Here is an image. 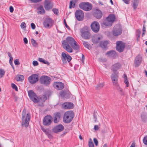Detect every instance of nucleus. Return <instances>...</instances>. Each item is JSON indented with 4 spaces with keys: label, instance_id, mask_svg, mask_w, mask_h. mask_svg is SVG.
<instances>
[{
    "label": "nucleus",
    "instance_id": "33",
    "mask_svg": "<svg viewBox=\"0 0 147 147\" xmlns=\"http://www.w3.org/2000/svg\"><path fill=\"white\" fill-rule=\"evenodd\" d=\"M45 133L48 136L49 138L50 139H52L53 138V136L51 135V131L49 129H48Z\"/></svg>",
    "mask_w": 147,
    "mask_h": 147
},
{
    "label": "nucleus",
    "instance_id": "63",
    "mask_svg": "<svg viewBox=\"0 0 147 147\" xmlns=\"http://www.w3.org/2000/svg\"><path fill=\"white\" fill-rule=\"evenodd\" d=\"M94 129L95 130H97L98 129V127L97 125H95L94 127Z\"/></svg>",
    "mask_w": 147,
    "mask_h": 147
},
{
    "label": "nucleus",
    "instance_id": "41",
    "mask_svg": "<svg viewBox=\"0 0 147 147\" xmlns=\"http://www.w3.org/2000/svg\"><path fill=\"white\" fill-rule=\"evenodd\" d=\"M5 71L3 69H0V78H2L5 74Z\"/></svg>",
    "mask_w": 147,
    "mask_h": 147
},
{
    "label": "nucleus",
    "instance_id": "62",
    "mask_svg": "<svg viewBox=\"0 0 147 147\" xmlns=\"http://www.w3.org/2000/svg\"><path fill=\"white\" fill-rule=\"evenodd\" d=\"M124 3L126 4H128L129 2V0H123Z\"/></svg>",
    "mask_w": 147,
    "mask_h": 147
},
{
    "label": "nucleus",
    "instance_id": "61",
    "mask_svg": "<svg viewBox=\"0 0 147 147\" xmlns=\"http://www.w3.org/2000/svg\"><path fill=\"white\" fill-rule=\"evenodd\" d=\"M41 129L45 133L48 129H46L42 127H41Z\"/></svg>",
    "mask_w": 147,
    "mask_h": 147
},
{
    "label": "nucleus",
    "instance_id": "64",
    "mask_svg": "<svg viewBox=\"0 0 147 147\" xmlns=\"http://www.w3.org/2000/svg\"><path fill=\"white\" fill-rule=\"evenodd\" d=\"M24 43L26 44H27L28 43V40L26 38H24Z\"/></svg>",
    "mask_w": 147,
    "mask_h": 147
},
{
    "label": "nucleus",
    "instance_id": "52",
    "mask_svg": "<svg viewBox=\"0 0 147 147\" xmlns=\"http://www.w3.org/2000/svg\"><path fill=\"white\" fill-rule=\"evenodd\" d=\"M60 120V119H58V118H55L54 117V119H53L54 122L55 123H58L59 121Z\"/></svg>",
    "mask_w": 147,
    "mask_h": 147
},
{
    "label": "nucleus",
    "instance_id": "19",
    "mask_svg": "<svg viewBox=\"0 0 147 147\" xmlns=\"http://www.w3.org/2000/svg\"><path fill=\"white\" fill-rule=\"evenodd\" d=\"M142 60V56L140 55H138L135 58L134 60L135 66L136 67L138 66L141 63Z\"/></svg>",
    "mask_w": 147,
    "mask_h": 147
},
{
    "label": "nucleus",
    "instance_id": "10",
    "mask_svg": "<svg viewBox=\"0 0 147 147\" xmlns=\"http://www.w3.org/2000/svg\"><path fill=\"white\" fill-rule=\"evenodd\" d=\"M91 28L92 30L95 33L98 32L100 29V25L99 23L96 21H94L91 24Z\"/></svg>",
    "mask_w": 147,
    "mask_h": 147
},
{
    "label": "nucleus",
    "instance_id": "43",
    "mask_svg": "<svg viewBox=\"0 0 147 147\" xmlns=\"http://www.w3.org/2000/svg\"><path fill=\"white\" fill-rule=\"evenodd\" d=\"M75 5V3H73V2L72 1H71L70 2L69 8L71 9L72 7H74Z\"/></svg>",
    "mask_w": 147,
    "mask_h": 147
},
{
    "label": "nucleus",
    "instance_id": "21",
    "mask_svg": "<svg viewBox=\"0 0 147 147\" xmlns=\"http://www.w3.org/2000/svg\"><path fill=\"white\" fill-rule=\"evenodd\" d=\"M121 67V65L119 63H117L112 66V70L113 71L114 73H117L118 72H117V70L119 69Z\"/></svg>",
    "mask_w": 147,
    "mask_h": 147
},
{
    "label": "nucleus",
    "instance_id": "25",
    "mask_svg": "<svg viewBox=\"0 0 147 147\" xmlns=\"http://www.w3.org/2000/svg\"><path fill=\"white\" fill-rule=\"evenodd\" d=\"M139 1V0H133L132 1V6L134 10H136L137 8Z\"/></svg>",
    "mask_w": 147,
    "mask_h": 147
},
{
    "label": "nucleus",
    "instance_id": "42",
    "mask_svg": "<svg viewBox=\"0 0 147 147\" xmlns=\"http://www.w3.org/2000/svg\"><path fill=\"white\" fill-rule=\"evenodd\" d=\"M143 143L145 145H147V136H145L143 140Z\"/></svg>",
    "mask_w": 147,
    "mask_h": 147
},
{
    "label": "nucleus",
    "instance_id": "13",
    "mask_svg": "<svg viewBox=\"0 0 147 147\" xmlns=\"http://www.w3.org/2000/svg\"><path fill=\"white\" fill-rule=\"evenodd\" d=\"M38 75L36 74L32 75L28 78V81L31 84H34L36 83L39 80Z\"/></svg>",
    "mask_w": 147,
    "mask_h": 147
},
{
    "label": "nucleus",
    "instance_id": "36",
    "mask_svg": "<svg viewBox=\"0 0 147 147\" xmlns=\"http://www.w3.org/2000/svg\"><path fill=\"white\" fill-rule=\"evenodd\" d=\"M124 82L125 84H126L127 87H128L129 86V82H128L127 76L126 74H124Z\"/></svg>",
    "mask_w": 147,
    "mask_h": 147
},
{
    "label": "nucleus",
    "instance_id": "46",
    "mask_svg": "<svg viewBox=\"0 0 147 147\" xmlns=\"http://www.w3.org/2000/svg\"><path fill=\"white\" fill-rule=\"evenodd\" d=\"M137 40H138L139 39L141 35V31L140 30H137Z\"/></svg>",
    "mask_w": 147,
    "mask_h": 147
},
{
    "label": "nucleus",
    "instance_id": "23",
    "mask_svg": "<svg viewBox=\"0 0 147 147\" xmlns=\"http://www.w3.org/2000/svg\"><path fill=\"white\" fill-rule=\"evenodd\" d=\"M94 16L96 18L100 19L102 16V13L101 11L98 9H96L93 14Z\"/></svg>",
    "mask_w": 147,
    "mask_h": 147
},
{
    "label": "nucleus",
    "instance_id": "12",
    "mask_svg": "<svg viewBox=\"0 0 147 147\" xmlns=\"http://www.w3.org/2000/svg\"><path fill=\"white\" fill-rule=\"evenodd\" d=\"M53 118L50 115H47L45 117L43 120V124L45 126H49L51 123Z\"/></svg>",
    "mask_w": 147,
    "mask_h": 147
},
{
    "label": "nucleus",
    "instance_id": "40",
    "mask_svg": "<svg viewBox=\"0 0 147 147\" xmlns=\"http://www.w3.org/2000/svg\"><path fill=\"white\" fill-rule=\"evenodd\" d=\"M54 117L60 119L61 117L60 113H56L54 114Z\"/></svg>",
    "mask_w": 147,
    "mask_h": 147
},
{
    "label": "nucleus",
    "instance_id": "37",
    "mask_svg": "<svg viewBox=\"0 0 147 147\" xmlns=\"http://www.w3.org/2000/svg\"><path fill=\"white\" fill-rule=\"evenodd\" d=\"M32 44L33 46L36 47L38 45V43L36 42L35 40L33 38H32L31 40Z\"/></svg>",
    "mask_w": 147,
    "mask_h": 147
},
{
    "label": "nucleus",
    "instance_id": "5",
    "mask_svg": "<svg viewBox=\"0 0 147 147\" xmlns=\"http://www.w3.org/2000/svg\"><path fill=\"white\" fill-rule=\"evenodd\" d=\"M28 94L30 99L34 103H37L39 101V99L32 90H31L29 91Z\"/></svg>",
    "mask_w": 147,
    "mask_h": 147
},
{
    "label": "nucleus",
    "instance_id": "20",
    "mask_svg": "<svg viewBox=\"0 0 147 147\" xmlns=\"http://www.w3.org/2000/svg\"><path fill=\"white\" fill-rule=\"evenodd\" d=\"M74 107V104L71 102H65L62 104V108L63 109H71Z\"/></svg>",
    "mask_w": 147,
    "mask_h": 147
},
{
    "label": "nucleus",
    "instance_id": "32",
    "mask_svg": "<svg viewBox=\"0 0 147 147\" xmlns=\"http://www.w3.org/2000/svg\"><path fill=\"white\" fill-rule=\"evenodd\" d=\"M45 10H44L43 7L42 6H40L38 9V13H39L40 14H42L45 13Z\"/></svg>",
    "mask_w": 147,
    "mask_h": 147
},
{
    "label": "nucleus",
    "instance_id": "44",
    "mask_svg": "<svg viewBox=\"0 0 147 147\" xmlns=\"http://www.w3.org/2000/svg\"><path fill=\"white\" fill-rule=\"evenodd\" d=\"M11 86L13 89H15L16 91H18V89L16 85L12 83L11 84Z\"/></svg>",
    "mask_w": 147,
    "mask_h": 147
},
{
    "label": "nucleus",
    "instance_id": "14",
    "mask_svg": "<svg viewBox=\"0 0 147 147\" xmlns=\"http://www.w3.org/2000/svg\"><path fill=\"white\" fill-rule=\"evenodd\" d=\"M116 49L117 51L120 52L123 51L125 47L124 44L121 41H118L116 42Z\"/></svg>",
    "mask_w": 147,
    "mask_h": 147
},
{
    "label": "nucleus",
    "instance_id": "4",
    "mask_svg": "<svg viewBox=\"0 0 147 147\" xmlns=\"http://www.w3.org/2000/svg\"><path fill=\"white\" fill-rule=\"evenodd\" d=\"M81 36L85 39H88L90 37L91 34L88 31V28L85 27L80 30Z\"/></svg>",
    "mask_w": 147,
    "mask_h": 147
},
{
    "label": "nucleus",
    "instance_id": "48",
    "mask_svg": "<svg viewBox=\"0 0 147 147\" xmlns=\"http://www.w3.org/2000/svg\"><path fill=\"white\" fill-rule=\"evenodd\" d=\"M93 141L96 146H97L98 144V141L97 139L95 138L93 139Z\"/></svg>",
    "mask_w": 147,
    "mask_h": 147
},
{
    "label": "nucleus",
    "instance_id": "27",
    "mask_svg": "<svg viewBox=\"0 0 147 147\" xmlns=\"http://www.w3.org/2000/svg\"><path fill=\"white\" fill-rule=\"evenodd\" d=\"M115 16L113 14L110 15L106 18V19L110 21L112 23L115 21Z\"/></svg>",
    "mask_w": 147,
    "mask_h": 147
},
{
    "label": "nucleus",
    "instance_id": "45",
    "mask_svg": "<svg viewBox=\"0 0 147 147\" xmlns=\"http://www.w3.org/2000/svg\"><path fill=\"white\" fill-rule=\"evenodd\" d=\"M83 44L84 46L85 47L89 49V45L88 44V43L87 42L83 41Z\"/></svg>",
    "mask_w": 147,
    "mask_h": 147
},
{
    "label": "nucleus",
    "instance_id": "18",
    "mask_svg": "<svg viewBox=\"0 0 147 147\" xmlns=\"http://www.w3.org/2000/svg\"><path fill=\"white\" fill-rule=\"evenodd\" d=\"M64 129V126L61 124H59L54 127L52 129V131L55 133H57L62 131Z\"/></svg>",
    "mask_w": 147,
    "mask_h": 147
},
{
    "label": "nucleus",
    "instance_id": "34",
    "mask_svg": "<svg viewBox=\"0 0 147 147\" xmlns=\"http://www.w3.org/2000/svg\"><path fill=\"white\" fill-rule=\"evenodd\" d=\"M141 118L142 121L145 122L147 120V118L146 117V115L144 113H143L141 115Z\"/></svg>",
    "mask_w": 147,
    "mask_h": 147
},
{
    "label": "nucleus",
    "instance_id": "56",
    "mask_svg": "<svg viewBox=\"0 0 147 147\" xmlns=\"http://www.w3.org/2000/svg\"><path fill=\"white\" fill-rule=\"evenodd\" d=\"M32 63L34 66H36L38 65V62L36 61H33Z\"/></svg>",
    "mask_w": 147,
    "mask_h": 147
},
{
    "label": "nucleus",
    "instance_id": "26",
    "mask_svg": "<svg viewBox=\"0 0 147 147\" xmlns=\"http://www.w3.org/2000/svg\"><path fill=\"white\" fill-rule=\"evenodd\" d=\"M108 42L107 41H102L100 44V46L103 49L107 47Z\"/></svg>",
    "mask_w": 147,
    "mask_h": 147
},
{
    "label": "nucleus",
    "instance_id": "59",
    "mask_svg": "<svg viewBox=\"0 0 147 147\" xmlns=\"http://www.w3.org/2000/svg\"><path fill=\"white\" fill-rule=\"evenodd\" d=\"M13 60V58L12 57H11L10 58H9V63L12 66L13 65L12 61Z\"/></svg>",
    "mask_w": 147,
    "mask_h": 147
},
{
    "label": "nucleus",
    "instance_id": "35",
    "mask_svg": "<svg viewBox=\"0 0 147 147\" xmlns=\"http://www.w3.org/2000/svg\"><path fill=\"white\" fill-rule=\"evenodd\" d=\"M38 61L41 62H42L45 64H49V63L47 61L45 60L42 58H39Z\"/></svg>",
    "mask_w": 147,
    "mask_h": 147
},
{
    "label": "nucleus",
    "instance_id": "31",
    "mask_svg": "<svg viewBox=\"0 0 147 147\" xmlns=\"http://www.w3.org/2000/svg\"><path fill=\"white\" fill-rule=\"evenodd\" d=\"M116 86L117 89L119 93L121 95H124V92L123 89L118 85H117Z\"/></svg>",
    "mask_w": 147,
    "mask_h": 147
},
{
    "label": "nucleus",
    "instance_id": "8",
    "mask_svg": "<svg viewBox=\"0 0 147 147\" xmlns=\"http://www.w3.org/2000/svg\"><path fill=\"white\" fill-rule=\"evenodd\" d=\"M84 13L82 10L79 9L76 11L75 16L78 20L82 21L84 19Z\"/></svg>",
    "mask_w": 147,
    "mask_h": 147
},
{
    "label": "nucleus",
    "instance_id": "24",
    "mask_svg": "<svg viewBox=\"0 0 147 147\" xmlns=\"http://www.w3.org/2000/svg\"><path fill=\"white\" fill-rule=\"evenodd\" d=\"M102 38V36L100 35H98L95 36L94 38L92 39V41L94 43H98L99 41Z\"/></svg>",
    "mask_w": 147,
    "mask_h": 147
},
{
    "label": "nucleus",
    "instance_id": "57",
    "mask_svg": "<svg viewBox=\"0 0 147 147\" xmlns=\"http://www.w3.org/2000/svg\"><path fill=\"white\" fill-rule=\"evenodd\" d=\"M64 24L65 25V27H66V28L68 29H69V30H70V28H69V27L67 25L66 23V21H65V19H64Z\"/></svg>",
    "mask_w": 147,
    "mask_h": 147
},
{
    "label": "nucleus",
    "instance_id": "3",
    "mask_svg": "<svg viewBox=\"0 0 147 147\" xmlns=\"http://www.w3.org/2000/svg\"><path fill=\"white\" fill-rule=\"evenodd\" d=\"M74 116L73 112L71 111L66 112L65 113L63 117L64 121L67 123H69L71 122Z\"/></svg>",
    "mask_w": 147,
    "mask_h": 147
},
{
    "label": "nucleus",
    "instance_id": "17",
    "mask_svg": "<svg viewBox=\"0 0 147 147\" xmlns=\"http://www.w3.org/2000/svg\"><path fill=\"white\" fill-rule=\"evenodd\" d=\"M62 59L63 63H66L67 62L66 60H67L68 62H69L71 59V57L70 56L68 55H67V54L64 52L62 53Z\"/></svg>",
    "mask_w": 147,
    "mask_h": 147
},
{
    "label": "nucleus",
    "instance_id": "1",
    "mask_svg": "<svg viewBox=\"0 0 147 147\" xmlns=\"http://www.w3.org/2000/svg\"><path fill=\"white\" fill-rule=\"evenodd\" d=\"M63 48L68 52L71 53L72 49L78 51L80 47L77 43L72 37H68L65 40H63L62 43Z\"/></svg>",
    "mask_w": 147,
    "mask_h": 147
},
{
    "label": "nucleus",
    "instance_id": "55",
    "mask_svg": "<svg viewBox=\"0 0 147 147\" xmlns=\"http://www.w3.org/2000/svg\"><path fill=\"white\" fill-rule=\"evenodd\" d=\"M14 64L16 65L20 64V63L18 59H16L14 61Z\"/></svg>",
    "mask_w": 147,
    "mask_h": 147
},
{
    "label": "nucleus",
    "instance_id": "39",
    "mask_svg": "<svg viewBox=\"0 0 147 147\" xmlns=\"http://www.w3.org/2000/svg\"><path fill=\"white\" fill-rule=\"evenodd\" d=\"M89 147H94V145L91 139H90L88 141Z\"/></svg>",
    "mask_w": 147,
    "mask_h": 147
},
{
    "label": "nucleus",
    "instance_id": "53",
    "mask_svg": "<svg viewBox=\"0 0 147 147\" xmlns=\"http://www.w3.org/2000/svg\"><path fill=\"white\" fill-rule=\"evenodd\" d=\"M146 32V28L144 26V25L143 27V33L142 34V36H143V35H144L145 34V33Z\"/></svg>",
    "mask_w": 147,
    "mask_h": 147
},
{
    "label": "nucleus",
    "instance_id": "6",
    "mask_svg": "<svg viewBox=\"0 0 147 147\" xmlns=\"http://www.w3.org/2000/svg\"><path fill=\"white\" fill-rule=\"evenodd\" d=\"M79 7L86 11H89L92 8L91 4L88 3H81L79 5Z\"/></svg>",
    "mask_w": 147,
    "mask_h": 147
},
{
    "label": "nucleus",
    "instance_id": "50",
    "mask_svg": "<svg viewBox=\"0 0 147 147\" xmlns=\"http://www.w3.org/2000/svg\"><path fill=\"white\" fill-rule=\"evenodd\" d=\"M21 27L22 28H24L26 27V24L24 22H22L20 25Z\"/></svg>",
    "mask_w": 147,
    "mask_h": 147
},
{
    "label": "nucleus",
    "instance_id": "11",
    "mask_svg": "<svg viewBox=\"0 0 147 147\" xmlns=\"http://www.w3.org/2000/svg\"><path fill=\"white\" fill-rule=\"evenodd\" d=\"M51 79L49 77L46 76H42L40 77V81L42 84L47 85L49 84Z\"/></svg>",
    "mask_w": 147,
    "mask_h": 147
},
{
    "label": "nucleus",
    "instance_id": "2",
    "mask_svg": "<svg viewBox=\"0 0 147 147\" xmlns=\"http://www.w3.org/2000/svg\"><path fill=\"white\" fill-rule=\"evenodd\" d=\"M26 109H24L22 114V125L23 127L24 125L26 127H27L28 126L30 119V113H28L26 115Z\"/></svg>",
    "mask_w": 147,
    "mask_h": 147
},
{
    "label": "nucleus",
    "instance_id": "9",
    "mask_svg": "<svg viewBox=\"0 0 147 147\" xmlns=\"http://www.w3.org/2000/svg\"><path fill=\"white\" fill-rule=\"evenodd\" d=\"M53 23V21L50 18H48L44 20L43 24L45 28H49L52 26Z\"/></svg>",
    "mask_w": 147,
    "mask_h": 147
},
{
    "label": "nucleus",
    "instance_id": "58",
    "mask_svg": "<svg viewBox=\"0 0 147 147\" xmlns=\"http://www.w3.org/2000/svg\"><path fill=\"white\" fill-rule=\"evenodd\" d=\"M31 26L32 29H35L36 27L35 24L33 23H32L31 24Z\"/></svg>",
    "mask_w": 147,
    "mask_h": 147
},
{
    "label": "nucleus",
    "instance_id": "7",
    "mask_svg": "<svg viewBox=\"0 0 147 147\" xmlns=\"http://www.w3.org/2000/svg\"><path fill=\"white\" fill-rule=\"evenodd\" d=\"M122 31V29L121 26L119 25H117L113 28L112 33L114 36H117L121 34Z\"/></svg>",
    "mask_w": 147,
    "mask_h": 147
},
{
    "label": "nucleus",
    "instance_id": "38",
    "mask_svg": "<svg viewBox=\"0 0 147 147\" xmlns=\"http://www.w3.org/2000/svg\"><path fill=\"white\" fill-rule=\"evenodd\" d=\"M104 86V84L103 83H100L98 84L96 87V88L98 89H101Z\"/></svg>",
    "mask_w": 147,
    "mask_h": 147
},
{
    "label": "nucleus",
    "instance_id": "60",
    "mask_svg": "<svg viewBox=\"0 0 147 147\" xmlns=\"http://www.w3.org/2000/svg\"><path fill=\"white\" fill-rule=\"evenodd\" d=\"M9 11L10 12L12 13L13 11V8L12 6H11L9 7Z\"/></svg>",
    "mask_w": 147,
    "mask_h": 147
},
{
    "label": "nucleus",
    "instance_id": "30",
    "mask_svg": "<svg viewBox=\"0 0 147 147\" xmlns=\"http://www.w3.org/2000/svg\"><path fill=\"white\" fill-rule=\"evenodd\" d=\"M16 79L17 81H22L24 79V77L23 75H18L16 77Z\"/></svg>",
    "mask_w": 147,
    "mask_h": 147
},
{
    "label": "nucleus",
    "instance_id": "54",
    "mask_svg": "<svg viewBox=\"0 0 147 147\" xmlns=\"http://www.w3.org/2000/svg\"><path fill=\"white\" fill-rule=\"evenodd\" d=\"M42 0H30L32 3H37L40 2Z\"/></svg>",
    "mask_w": 147,
    "mask_h": 147
},
{
    "label": "nucleus",
    "instance_id": "16",
    "mask_svg": "<svg viewBox=\"0 0 147 147\" xmlns=\"http://www.w3.org/2000/svg\"><path fill=\"white\" fill-rule=\"evenodd\" d=\"M44 6L45 9L49 10L53 7V3L51 0H45L44 2Z\"/></svg>",
    "mask_w": 147,
    "mask_h": 147
},
{
    "label": "nucleus",
    "instance_id": "47",
    "mask_svg": "<svg viewBox=\"0 0 147 147\" xmlns=\"http://www.w3.org/2000/svg\"><path fill=\"white\" fill-rule=\"evenodd\" d=\"M52 11H53L55 14L57 15L58 12V9L56 8H53L52 9Z\"/></svg>",
    "mask_w": 147,
    "mask_h": 147
},
{
    "label": "nucleus",
    "instance_id": "29",
    "mask_svg": "<svg viewBox=\"0 0 147 147\" xmlns=\"http://www.w3.org/2000/svg\"><path fill=\"white\" fill-rule=\"evenodd\" d=\"M112 23L106 19L103 22V24L105 26H111L112 25Z\"/></svg>",
    "mask_w": 147,
    "mask_h": 147
},
{
    "label": "nucleus",
    "instance_id": "15",
    "mask_svg": "<svg viewBox=\"0 0 147 147\" xmlns=\"http://www.w3.org/2000/svg\"><path fill=\"white\" fill-rule=\"evenodd\" d=\"M118 73H113L112 74L111 76L112 82L114 86H117L118 85Z\"/></svg>",
    "mask_w": 147,
    "mask_h": 147
},
{
    "label": "nucleus",
    "instance_id": "49",
    "mask_svg": "<svg viewBox=\"0 0 147 147\" xmlns=\"http://www.w3.org/2000/svg\"><path fill=\"white\" fill-rule=\"evenodd\" d=\"M60 94L61 97H64L66 93L65 92L62 91L60 92Z\"/></svg>",
    "mask_w": 147,
    "mask_h": 147
},
{
    "label": "nucleus",
    "instance_id": "28",
    "mask_svg": "<svg viewBox=\"0 0 147 147\" xmlns=\"http://www.w3.org/2000/svg\"><path fill=\"white\" fill-rule=\"evenodd\" d=\"M106 55H107L109 57H113L115 56L116 53L115 51L113 50H111L108 51L106 53Z\"/></svg>",
    "mask_w": 147,
    "mask_h": 147
},
{
    "label": "nucleus",
    "instance_id": "22",
    "mask_svg": "<svg viewBox=\"0 0 147 147\" xmlns=\"http://www.w3.org/2000/svg\"><path fill=\"white\" fill-rule=\"evenodd\" d=\"M53 86L56 89L61 90L63 88L64 84L61 82H55L53 84Z\"/></svg>",
    "mask_w": 147,
    "mask_h": 147
},
{
    "label": "nucleus",
    "instance_id": "51",
    "mask_svg": "<svg viewBox=\"0 0 147 147\" xmlns=\"http://www.w3.org/2000/svg\"><path fill=\"white\" fill-rule=\"evenodd\" d=\"M42 101H45L47 100V98L45 95H43L40 97Z\"/></svg>",
    "mask_w": 147,
    "mask_h": 147
}]
</instances>
